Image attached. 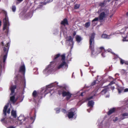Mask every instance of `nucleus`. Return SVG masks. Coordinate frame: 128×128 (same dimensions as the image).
<instances>
[{
	"mask_svg": "<svg viewBox=\"0 0 128 128\" xmlns=\"http://www.w3.org/2000/svg\"><path fill=\"white\" fill-rule=\"evenodd\" d=\"M99 18H96L92 20V25L94 26L96 25L97 23V21H98Z\"/></svg>",
	"mask_w": 128,
	"mask_h": 128,
	"instance_id": "21",
	"label": "nucleus"
},
{
	"mask_svg": "<svg viewBox=\"0 0 128 128\" xmlns=\"http://www.w3.org/2000/svg\"><path fill=\"white\" fill-rule=\"evenodd\" d=\"M128 28V23L123 26V28L120 30V32L117 31L114 33L112 34L109 35H107L106 34H103L102 35V38L108 39L111 38L110 36L112 35L113 34L116 35L120 33L122 35V37L123 38L122 40L123 42H128V32L126 33L125 34V31Z\"/></svg>",
	"mask_w": 128,
	"mask_h": 128,
	"instance_id": "2",
	"label": "nucleus"
},
{
	"mask_svg": "<svg viewBox=\"0 0 128 128\" xmlns=\"http://www.w3.org/2000/svg\"><path fill=\"white\" fill-rule=\"evenodd\" d=\"M117 88L118 91V93L119 94L123 92H128V88L124 89V88L123 87L118 86Z\"/></svg>",
	"mask_w": 128,
	"mask_h": 128,
	"instance_id": "12",
	"label": "nucleus"
},
{
	"mask_svg": "<svg viewBox=\"0 0 128 128\" xmlns=\"http://www.w3.org/2000/svg\"><path fill=\"white\" fill-rule=\"evenodd\" d=\"M24 81V82L25 83V81Z\"/></svg>",
	"mask_w": 128,
	"mask_h": 128,
	"instance_id": "57",
	"label": "nucleus"
},
{
	"mask_svg": "<svg viewBox=\"0 0 128 128\" xmlns=\"http://www.w3.org/2000/svg\"><path fill=\"white\" fill-rule=\"evenodd\" d=\"M81 72V76H82V72L81 70H80Z\"/></svg>",
	"mask_w": 128,
	"mask_h": 128,
	"instance_id": "51",
	"label": "nucleus"
},
{
	"mask_svg": "<svg viewBox=\"0 0 128 128\" xmlns=\"http://www.w3.org/2000/svg\"><path fill=\"white\" fill-rule=\"evenodd\" d=\"M112 16H113V15H112H112H111V16H110V18H112Z\"/></svg>",
	"mask_w": 128,
	"mask_h": 128,
	"instance_id": "48",
	"label": "nucleus"
},
{
	"mask_svg": "<svg viewBox=\"0 0 128 128\" xmlns=\"http://www.w3.org/2000/svg\"><path fill=\"white\" fill-rule=\"evenodd\" d=\"M59 94H62L63 96H66V99L67 100H69L71 97L72 94L69 91L66 90L64 88H61V91H59L58 92Z\"/></svg>",
	"mask_w": 128,
	"mask_h": 128,
	"instance_id": "3",
	"label": "nucleus"
},
{
	"mask_svg": "<svg viewBox=\"0 0 128 128\" xmlns=\"http://www.w3.org/2000/svg\"><path fill=\"white\" fill-rule=\"evenodd\" d=\"M1 64V66H2V65H1V64Z\"/></svg>",
	"mask_w": 128,
	"mask_h": 128,
	"instance_id": "58",
	"label": "nucleus"
},
{
	"mask_svg": "<svg viewBox=\"0 0 128 128\" xmlns=\"http://www.w3.org/2000/svg\"><path fill=\"white\" fill-rule=\"evenodd\" d=\"M96 81H98V80H96L94 81L92 83V85H94L95 84H96Z\"/></svg>",
	"mask_w": 128,
	"mask_h": 128,
	"instance_id": "33",
	"label": "nucleus"
},
{
	"mask_svg": "<svg viewBox=\"0 0 128 128\" xmlns=\"http://www.w3.org/2000/svg\"><path fill=\"white\" fill-rule=\"evenodd\" d=\"M16 86L14 85L12 86L10 88V89L11 92L10 95H12V96H10V101L14 104L17 100V98H15V94L14 92V90L16 88Z\"/></svg>",
	"mask_w": 128,
	"mask_h": 128,
	"instance_id": "5",
	"label": "nucleus"
},
{
	"mask_svg": "<svg viewBox=\"0 0 128 128\" xmlns=\"http://www.w3.org/2000/svg\"><path fill=\"white\" fill-rule=\"evenodd\" d=\"M125 61L123 60L120 59V62L122 64H123L124 63Z\"/></svg>",
	"mask_w": 128,
	"mask_h": 128,
	"instance_id": "30",
	"label": "nucleus"
},
{
	"mask_svg": "<svg viewBox=\"0 0 128 128\" xmlns=\"http://www.w3.org/2000/svg\"><path fill=\"white\" fill-rule=\"evenodd\" d=\"M90 25V22H86L85 24V26L86 28L88 27Z\"/></svg>",
	"mask_w": 128,
	"mask_h": 128,
	"instance_id": "28",
	"label": "nucleus"
},
{
	"mask_svg": "<svg viewBox=\"0 0 128 128\" xmlns=\"http://www.w3.org/2000/svg\"><path fill=\"white\" fill-rule=\"evenodd\" d=\"M32 120H33V122L35 120V118L34 117H32L30 118Z\"/></svg>",
	"mask_w": 128,
	"mask_h": 128,
	"instance_id": "37",
	"label": "nucleus"
},
{
	"mask_svg": "<svg viewBox=\"0 0 128 128\" xmlns=\"http://www.w3.org/2000/svg\"><path fill=\"white\" fill-rule=\"evenodd\" d=\"M109 90L107 86L104 88V89L101 92V93L102 94H108V95L106 96V98H108L109 96V95L108 94V92Z\"/></svg>",
	"mask_w": 128,
	"mask_h": 128,
	"instance_id": "13",
	"label": "nucleus"
},
{
	"mask_svg": "<svg viewBox=\"0 0 128 128\" xmlns=\"http://www.w3.org/2000/svg\"><path fill=\"white\" fill-rule=\"evenodd\" d=\"M94 102L92 100L89 101L88 103V105L90 107H92L94 104Z\"/></svg>",
	"mask_w": 128,
	"mask_h": 128,
	"instance_id": "20",
	"label": "nucleus"
},
{
	"mask_svg": "<svg viewBox=\"0 0 128 128\" xmlns=\"http://www.w3.org/2000/svg\"><path fill=\"white\" fill-rule=\"evenodd\" d=\"M7 128H15L13 126H10L8 127Z\"/></svg>",
	"mask_w": 128,
	"mask_h": 128,
	"instance_id": "41",
	"label": "nucleus"
},
{
	"mask_svg": "<svg viewBox=\"0 0 128 128\" xmlns=\"http://www.w3.org/2000/svg\"><path fill=\"white\" fill-rule=\"evenodd\" d=\"M110 78H112V79H113V78H112V77H110Z\"/></svg>",
	"mask_w": 128,
	"mask_h": 128,
	"instance_id": "55",
	"label": "nucleus"
},
{
	"mask_svg": "<svg viewBox=\"0 0 128 128\" xmlns=\"http://www.w3.org/2000/svg\"><path fill=\"white\" fill-rule=\"evenodd\" d=\"M5 43H6V42L4 41H3V42H2V45H4V44H5Z\"/></svg>",
	"mask_w": 128,
	"mask_h": 128,
	"instance_id": "40",
	"label": "nucleus"
},
{
	"mask_svg": "<svg viewBox=\"0 0 128 128\" xmlns=\"http://www.w3.org/2000/svg\"><path fill=\"white\" fill-rule=\"evenodd\" d=\"M56 113H58L59 112V109L58 108H56Z\"/></svg>",
	"mask_w": 128,
	"mask_h": 128,
	"instance_id": "35",
	"label": "nucleus"
},
{
	"mask_svg": "<svg viewBox=\"0 0 128 128\" xmlns=\"http://www.w3.org/2000/svg\"><path fill=\"white\" fill-rule=\"evenodd\" d=\"M84 93V92H82L81 94L80 95L82 96H83V94Z\"/></svg>",
	"mask_w": 128,
	"mask_h": 128,
	"instance_id": "43",
	"label": "nucleus"
},
{
	"mask_svg": "<svg viewBox=\"0 0 128 128\" xmlns=\"http://www.w3.org/2000/svg\"><path fill=\"white\" fill-rule=\"evenodd\" d=\"M115 108H112L110 110L108 113V115H110L113 112L115 111Z\"/></svg>",
	"mask_w": 128,
	"mask_h": 128,
	"instance_id": "24",
	"label": "nucleus"
},
{
	"mask_svg": "<svg viewBox=\"0 0 128 128\" xmlns=\"http://www.w3.org/2000/svg\"><path fill=\"white\" fill-rule=\"evenodd\" d=\"M79 6L80 5L79 4H76L74 8L75 9H77L79 8Z\"/></svg>",
	"mask_w": 128,
	"mask_h": 128,
	"instance_id": "31",
	"label": "nucleus"
},
{
	"mask_svg": "<svg viewBox=\"0 0 128 128\" xmlns=\"http://www.w3.org/2000/svg\"><path fill=\"white\" fill-rule=\"evenodd\" d=\"M11 119L10 118H4L1 119V121L4 124L7 125H10L12 124Z\"/></svg>",
	"mask_w": 128,
	"mask_h": 128,
	"instance_id": "10",
	"label": "nucleus"
},
{
	"mask_svg": "<svg viewBox=\"0 0 128 128\" xmlns=\"http://www.w3.org/2000/svg\"><path fill=\"white\" fill-rule=\"evenodd\" d=\"M1 23H2L1 21L0 20V26H1Z\"/></svg>",
	"mask_w": 128,
	"mask_h": 128,
	"instance_id": "47",
	"label": "nucleus"
},
{
	"mask_svg": "<svg viewBox=\"0 0 128 128\" xmlns=\"http://www.w3.org/2000/svg\"><path fill=\"white\" fill-rule=\"evenodd\" d=\"M9 45L10 42L9 41H8L6 43V44L5 45V46L6 47V48L4 47V52L5 54L4 55L3 58L4 63L5 62L6 60L7 57V54L9 48Z\"/></svg>",
	"mask_w": 128,
	"mask_h": 128,
	"instance_id": "8",
	"label": "nucleus"
},
{
	"mask_svg": "<svg viewBox=\"0 0 128 128\" xmlns=\"http://www.w3.org/2000/svg\"><path fill=\"white\" fill-rule=\"evenodd\" d=\"M54 86V83L50 84L47 86H46V89L45 90V92H50L51 94H52L54 92V91L52 89H50V88Z\"/></svg>",
	"mask_w": 128,
	"mask_h": 128,
	"instance_id": "11",
	"label": "nucleus"
},
{
	"mask_svg": "<svg viewBox=\"0 0 128 128\" xmlns=\"http://www.w3.org/2000/svg\"><path fill=\"white\" fill-rule=\"evenodd\" d=\"M37 94L36 91H34L32 93V95L34 97H36L37 96Z\"/></svg>",
	"mask_w": 128,
	"mask_h": 128,
	"instance_id": "27",
	"label": "nucleus"
},
{
	"mask_svg": "<svg viewBox=\"0 0 128 128\" xmlns=\"http://www.w3.org/2000/svg\"><path fill=\"white\" fill-rule=\"evenodd\" d=\"M113 82H111L109 84H113Z\"/></svg>",
	"mask_w": 128,
	"mask_h": 128,
	"instance_id": "49",
	"label": "nucleus"
},
{
	"mask_svg": "<svg viewBox=\"0 0 128 128\" xmlns=\"http://www.w3.org/2000/svg\"><path fill=\"white\" fill-rule=\"evenodd\" d=\"M108 0V2H109L110 0Z\"/></svg>",
	"mask_w": 128,
	"mask_h": 128,
	"instance_id": "54",
	"label": "nucleus"
},
{
	"mask_svg": "<svg viewBox=\"0 0 128 128\" xmlns=\"http://www.w3.org/2000/svg\"><path fill=\"white\" fill-rule=\"evenodd\" d=\"M76 109L74 108H72L68 112V114L69 118H75L76 117V115L75 112Z\"/></svg>",
	"mask_w": 128,
	"mask_h": 128,
	"instance_id": "7",
	"label": "nucleus"
},
{
	"mask_svg": "<svg viewBox=\"0 0 128 128\" xmlns=\"http://www.w3.org/2000/svg\"><path fill=\"white\" fill-rule=\"evenodd\" d=\"M93 97L92 96H91L90 97H89L88 98H87V100H89L90 99H91Z\"/></svg>",
	"mask_w": 128,
	"mask_h": 128,
	"instance_id": "36",
	"label": "nucleus"
},
{
	"mask_svg": "<svg viewBox=\"0 0 128 128\" xmlns=\"http://www.w3.org/2000/svg\"><path fill=\"white\" fill-rule=\"evenodd\" d=\"M62 111L63 112H64V113H66V111L64 109H62Z\"/></svg>",
	"mask_w": 128,
	"mask_h": 128,
	"instance_id": "38",
	"label": "nucleus"
},
{
	"mask_svg": "<svg viewBox=\"0 0 128 128\" xmlns=\"http://www.w3.org/2000/svg\"><path fill=\"white\" fill-rule=\"evenodd\" d=\"M73 39L70 36H69L67 38V42L69 43L70 44L72 45L74 43L73 41Z\"/></svg>",
	"mask_w": 128,
	"mask_h": 128,
	"instance_id": "16",
	"label": "nucleus"
},
{
	"mask_svg": "<svg viewBox=\"0 0 128 128\" xmlns=\"http://www.w3.org/2000/svg\"><path fill=\"white\" fill-rule=\"evenodd\" d=\"M38 72H36V73H35V74H38Z\"/></svg>",
	"mask_w": 128,
	"mask_h": 128,
	"instance_id": "50",
	"label": "nucleus"
},
{
	"mask_svg": "<svg viewBox=\"0 0 128 128\" xmlns=\"http://www.w3.org/2000/svg\"><path fill=\"white\" fill-rule=\"evenodd\" d=\"M76 41L78 43H79L82 40L81 37L78 35H77L76 36Z\"/></svg>",
	"mask_w": 128,
	"mask_h": 128,
	"instance_id": "19",
	"label": "nucleus"
},
{
	"mask_svg": "<svg viewBox=\"0 0 128 128\" xmlns=\"http://www.w3.org/2000/svg\"><path fill=\"white\" fill-rule=\"evenodd\" d=\"M124 63L126 64H128V62L126 61Z\"/></svg>",
	"mask_w": 128,
	"mask_h": 128,
	"instance_id": "42",
	"label": "nucleus"
},
{
	"mask_svg": "<svg viewBox=\"0 0 128 128\" xmlns=\"http://www.w3.org/2000/svg\"><path fill=\"white\" fill-rule=\"evenodd\" d=\"M3 22L4 23L3 29L4 30H6V32H8V27L10 26V24L8 18L6 15L5 18L3 20Z\"/></svg>",
	"mask_w": 128,
	"mask_h": 128,
	"instance_id": "6",
	"label": "nucleus"
},
{
	"mask_svg": "<svg viewBox=\"0 0 128 128\" xmlns=\"http://www.w3.org/2000/svg\"><path fill=\"white\" fill-rule=\"evenodd\" d=\"M126 14L127 15H128V12Z\"/></svg>",
	"mask_w": 128,
	"mask_h": 128,
	"instance_id": "53",
	"label": "nucleus"
},
{
	"mask_svg": "<svg viewBox=\"0 0 128 128\" xmlns=\"http://www.w3.org/2000/svg\"><path fill=\"white\" fill-rule=\"evenodd\" d=\"M112 90H114V87H112Z\"/></svg>",
	"mask_w": 128,
	"mask_h": 128,
	"instance_id": "46",
	"label": "nucleus"
},
{
	"mask_svg": "<svg viewBox=\"0 0 128 128\" xmlns=\"http://www.w3.org/2000/svg\"><path fill=\"white\" fill-rule=\"evenodd\" d=\"M95 34L94 33H92L90 37L89 44L90 48H94V38Z\"/></svg>",
	"mask_w": 128,
	"mask_h": 128,
	"instance_id": "9",
	"label": "nucleus"
},
{
	"mask_svg": "<svg viewBox=\"0 0 128 128\" xmlns=\"http://www.w3.org/2000/svg\"><path fill=\"white\" fill-rule=\"evenodd\" d=\"M60 56V54H58L55 55L54 56V59L55 60L56 59L58 58Z\"/></svg>",
	"mask_w": 128,
	"mask_h": 128,
	"instance_id": "26",
	"label": "nucleus"
},
{
	"mask_svg": "<svg viewBox=\"0 0 128 128\" xmlns=\"http://www.w3.org/2000/svg\"><path fill=\"white\" fill-rule=\"evenodd\" d=\"M94 48H90L91 51V54L92 56H96L99 53L100 51H101V52H102V56L103 57H105V55L106 54V51H105V50L104 48L102 47H100V48L99 49V51L97 52L96 50H94Z\"/></svg>",
	"mask_w": 128,
	"mask_h": 128,
	"instance_id": "4",
	"label": "nucleus"
},
{
	"mask_svg": "<svg viewBox=\"0 0 128 128\" xmlns=\"http://www.w3.org/2000/svg\"><path fill=\"white\" fill-rule=\"evenodd\" d=\"M11 115L14 118H16V111L14 110H12L11 112Z\"/></svg>",
	"mask_w": 128,
	"mask_h": 128,
	"instance_id": "22",
	"label": "nucleus"
},
{
	"mask_svg": "<svg viewBox=\"0 0 128 128\" xmlns=\"http://www.w3.org/2000/svg\"><path fill=\"white\" fill-rule=\"evenodd\" d=\"M106 51H108V52H110L112 53L113 54V52H112V50L111 49H108V50H107Z\"/></svg>",
	"mask_w": 128,
	"mask_h": 128,
	"instance_id": "32",
	"label": "nucleus"
},
{
	"mask_svg": "<svg viewBox=\"0 0 128 128\" xmlns=\"http://www.w3.org/2000/svg\"><path fill=\"white\" fill-rule=\"evenodd\" d=\"M25 71V67L24 64L21 66L20 68V72L24 74Z\"/></svg>",
	"mask_w": 128,
	"mask_h": 128,
	"instance_id": "17",
	"label": "nucleus"
},
{
	"mask_svg": "<svg viewBox=\"0 0 128 128\" xmlns=\"http://www.w3.org/2000/svg\"><path fill=\"white\" fill-rule=\"evenodd\" d=\"M18 1L20 2L22 1L23 0H17Z\"/></svg>",
	"mask_w": 128,
	"mask_h": 128,
	"instance_id": "44",
	"label": "nucleus"
},
{
	"mask_svg": "<svg viewBox=\"0 0 128 128\" xmlns=\"http://www.w3.org/2000/svg\"><path fill=\"white\" fill-rule=\"evenodd\" d=\"M23 97H22V98L21 100H20V102H22V100H23Z\"/></svg>",
	"mask_w": 128,
	"mask_h": 128,
	"instance_id": "45",
	"label": "nucleus"
},
{
	"mask_svg": "<svg viewBox=\"0 0 128 128\" xmlns=\"http://www.w3.org/2000/svg\"><path fill=\"white\" fill-rule=\"evenodd\" d=\"M8 104H7L4 107V108L3 110V114H4L5 116L6 115V112L8 114H10V109H9L6 112V110L8 107Z\"/></svg>",
	"mask_w": 128,
	"mask_h": 128,
	"instance_id": "14",
	"label": "nucleus"
},
{
	"mask_svg": "<svg viewBox=\"0 0 128 128\" xmlns=\"http://www.w3.org/2000/svg\"><path fill=\"white\" fill-rule=\"evenodd\" d=\"M53 0H47L48 2H50L52 1Z\"/></svg>",
	"mask_w": 128,
	"mask_h": 128,
	"instance_id": "39",
	"label": "nucleus"
},
{
	"mask_svg": "<svg viewBox=\"0 0 128 128\" xmlns=\"http://www.w3.org/2000/svg\"><path fill=\"white\" fill-rule=\"evenodd\" d=\"M60 24H61L64 26L68 25V24L67 20L66 18L64 19L62 21H61Z\"/></svg>",
	"mask_w": 128,
	"mask_h": 128,
	"instance_id": "18",
	"label": "nucleus"
},
{
	"mask_svg": "<svg viewBox=\"0 0 128 128\" xmlns=\"http://www.w3.org/2000/svg\"><path fill=\"white\" fill-rule=\"evenodd\" d=\"M122 116L123 118L122 119V120L127 118L128 116V114L126 113L123 114H122Z\"/></svg>",
	"mask_w": 128,
	"mask_h": 128,
	"instance_id": "25",
	"label": "nucleus"
},
{
	"mask_svg": "<svg viewBox=\"0 0 128 128\" xmlns=\"http://www.w3.org/2000/svg\"><path fill=\"white\" fill-rule=\"evenodd\" d=\"M118 120V118L117 117L113 119V120L115 122L117 121Z\"/></svg>",
	"mask_w": 128,
	"mask_h": 128,
	"instance_id": "34",
	"label": "nucleus"
},
{
	"mask_svg": "<svg viewBox=\"0 0 128 128\" xmlns=\"http://www.w3.org/2000/svg\"><path fill=\"white\" fill-rule=\"evenodd\" d=\"M35 69L36 70L37 69H36V68H35Z\"/></svg>",
	"mask_w": 128,
	"mask_h": 128,
	"instance_id": "56",
	"label": "nucleus"
},
{
	"mask_svg": "<svg viewBox=\"0 0 128 128\" xmlns=\"http://www.w3.org/2000/svg\"><path fill=\"white\" fill-rule=\"evenodd\" d=\"M87 110H88V112H89V109H88Z\"/></svg>",
	"mask_w": 128,
	"mask_h": 128,
	"instance_id": "52",
	"label": "nucleus"
},
{
	"mask_svg": "<svg viewBox=\"0 0 128 128\" xmlns=\"http://www.w3.org/2000/svg\"><path fill=\"white\" fill-rule=\"evenodd\" d=\"M106 14L104 12H102L100 14L99 17V19L100 20H103L105 18Z\"/></svg>",
	"mask_w": 128,
	"mask_h": 128,
	"instance_id": "15",
	"label": "nucleus"
},
{
	"mask_svg": "<svg viewBox=\"0 0 128 128\" xmlns=\"http://www.w3.org/2000/svg\"><path fill=\"white\" fill-rule=\"evenodd\" d=\"M18 118V120L21 121H24L25 120L24 116L22 115L20 116Z\"/></svg>",
	"mask_w": 128,
	"mask_h": 128,
	"instance_id": "23",
	"label": "nucleus"
},
{
	"mask_svg": "<svg viewBox=\"0 0 128 128\" xmlns=\"http://www.w3.org/2000/svg\"><path fill=\"white\" fill-rule=\"evenodd\" d=\"M16 10V7L15 6H12V10L13 12H15Z\"/></svg>",
	"mask_w": 128,
	"mask_h": 128,
	"instance_id": "29",
	"label": "nucleus"
},
{
	"mask_svg": "<svg viewBox=\"0 0 128 128\" xmlns=\"http://www.w3.org/2000/svg\"><path fill=\"white\" fill-rule=\"evenodd\" d=\"M61 57L62 63L58 66L55 70H54V69H53V68L54 67L55 64L53 62H51L50 64L46 68L43 70V72L44 74L46 76L48 75L54 71H55L57 69H59L63 66H64L65 68L67 67L68 66L67 65L64 61L65 55L64 54L62 55Z\"/></svg>",
	"mask_w": 128,
	"mask_h": 128,
	"instance_id": "1",
	"label": "nucleus"
}]
</instances>
